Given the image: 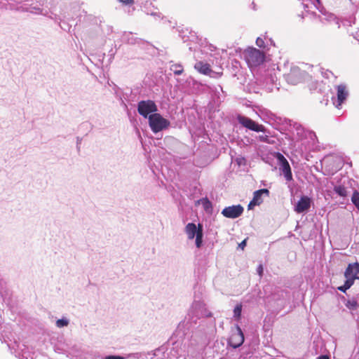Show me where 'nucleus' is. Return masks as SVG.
I'll list each match as a JSON object with an SVG mask.
<instances>
[{"mask_svg": "<svg viewBox=\"0 0 359 359\" xmlns=\"http://www.w3.org/2000/svg\"><path fill=\"white\" fill-rule=\"evenodd\" d=\"M244 58L250 67H256L265 60L263 51L253 47H249L243 52Z\"/></svg>", "mask_w": 359, "mask_h": 359, "instance_id": "obj_1", "label": "nucleus"}, {"mask_svg": "<svg viewBox=\"0 0 359 359\" xmlns=\"http://www.w3.org/2000/svg\"><path fill=\"white\" fill-rule=\"evenodd\" d=\"M149 123L151 130L155 133L168 128L170 126V121L158 113L149 116Z\"/></svg>", "mask_w": 359, "mask_h": 359, "instance_id": "obj_2", "label": "nucleus"}, {"mask_svg": "<svg viewBox=\"0 0 359 359\" xmlns=\"http://www.w3.org/2000/svg\"><path fill=\"white\" fill-rule=\"evenodd\" d=\"M157 106L153 100H142L138 102V113L144 118H149L150 114H154L157 111Z\"/></svg>", "mask_w": 359, "mask_h": 359, "instance_id": "obj_3", "label": "nucleus"}, {"mask_svg": "<svg viewBox=\"0 0 359 359\" xmlns=\"http://www.w3.org/2000/svg\"><path fill=\"white\" fill-rule=\"evenodd\" d=\"M238 122L245 128L255 131V132H265L266 129L263 125L258 124L251 118L239 116L238 117Z\"/></svg>", "mask_w": 359, "mask_h": 359, "instance_id": "obj_4", "label": "nucleus"}, {"mask_svg": "<svg viewBox=\"0 0 359 359\" xmlns=\"http://www.w3.org/2000/svg\"><path fill=\"white\" fill-rule=\"evenodd\" d=\"M276 157L279 162L280 165L281 166L282 171L285 175L286 180L290 181L292 180V174L291 171L290 165L287 161V160L285 158V156L278 152L276 154Z\"/></svg>", "mask_w": 359, "mask_h": 359, "instance_id": "obj_5", "label": "nucleus"}, {"mask_svg": "<svg viewBox=\"0 0 359 359\" xmlns=\"http://www.w3.org/2000/svg\"><path fill=\"white\" fill-rule=\"evenodd\" d=\"M243 210V207L241 205H231L224 208L222 214L226 218L235 219L240 217Z\"/></svg>", "mask_w": 359, "mask_h": 359, "instance_id": "obj_6", "label": "nucleus"}, {"mask_svg": "<svg viewBox=\"0 0 359 359\" xmlns=\"http://www.w3.org/2000/svg\"><path fill=\"white\" fill-rule=\"evenodd\" d=\"M358 273L359 264L358 262L349 264L344 272L346 280H351L353 284L355 280L359 278Z\"/></svg>", "mask_w": 359, "mask_h": 359, "instance_id": "obj_7", "label": "nucleus"}, {"mask_svg": "<svg viewBox=\"0 0 359 359\" xmlns=\"http://www.w3.org/2000/svg\"><path fill=\"white\" fill-rule=\"evenodd\" d=\"M244 341V335L239 326L236 327V331L231 334L229 339V344L233 347L238 348L243 344Z\"/></svg>", "mask_w": 359, "mask_h": 359, "instance_id": "obj_8", "label": "nucleus"}, {"mask_svg": "<svg viewBox=\"0 0 359 359\" xmlns=\"http://www.w3.org/2000/svg\"><path fill=\"white\" fill-rule=\"evenodd\" d=\"M269 196V191L267 189H262L254 192L253 198L248 204V209H252L256 205H259L262 202V195Z\"/></svg>", "mask_w": 359, "mask_h": 359, "instance_id": "obj_9", "label": "nucleus"}, {"mask_svg": "<svg viewBox=\"0 0 359 359\" xmlns=\"http://www.w3.org/2000/svg\"><path fill=\"white\" fill-rule=\"evenodd\" d=\"M311 200L308 196H302L297 203L294 210L297 213H302L307 211L311 207Z\"/></svg>", "mask_w": 359, "mask_h": 359, "instance_id": "obj_10", "label": "nucleus"}, {"mask_svg": "<svg viewBox=\"0 0 359 359\" xmlns=\"http://www.w3.org/2000/svg\"><path fill=\"white\" fill-rule=\"evenodd\" d=\"M337 107H339L344 101L346 99L348 92L347 90V88L344 84L338 85L337 87Z\"/></svg>", "mask_w": 359, "mask_h": 359, "instance_id": "obj_11", "label": "nucleus"}, {"mask_svg": "<svg viewBox=\"0 0 359 359\" xmlns=\"http://www.w3.org/2000/svg\"><path fill=\"white\" fill-rule=\"evenodd\" d=\"M194 69L200 74L203 75H210L213 71L211 69L210 65L203 61H198L194 65Z\"/></svg>", "mask_w": 359, "mask_h": 359, "instance_id": "obj_12", "label": "nucleus"}, {"mask_svg": "<svg viewBox=\"0 0 359 359\" xmlns=\"http://www.w3.org/2000/svg\"><path fill=\"white\" fill-rule=\"evenodd\" d=\"M185 232L188 236V238L191 240L196 236L198 232V226L196 227L194 223H189L185 227Z\"/></svg>", "mask_w": 359, "mask_h": 359, "instance_id": "obj_13", "label": "nucleus"}, {"mask_svg": "<svg viewBox=\"0 0 359 359\" xmlns=\"http://www.w3.org/2000/svg\"><path fill=\"white\" fill-rule=\"evenodd\" d=\"M203 242V229L201 224H198V232L196 236V245L197 248H200Z\"/></svg>", "mask_w": 359, "mask_h": 359, "instance_id": "obj_14", "label": "nucleus"}, {"mask_svg": "<svg viewBox=\"0 0 359 359\" xmlns=\"http://www.w3.org/2000/svg\"><path fill=\"white\" fill-rule=\"evenodd\" d=\"M175 75H181L184 72V67L181 64H173L170 67Z\"/></svg>", "mask_w": 359, "mask_h": 359, "instance_id": "obj_15", "label": "nucleus"}, {"mask_svg": "<svg viewBox=\"0 0 359 359\" xmlns=\"http://www.w3.org/2000/svg\"><path fill=\"white\" fill-rule=\"evenodd\" d=\"M334 191L341 196H346L347 195V191L343 186H337L334 187Z\"/></svg>", "mask_w": 359, "mask_h": 359, "instance_id": "obj_16", "label": "nucleus"}, {"mask_svg": "<svg viewBox=\"0 0 359 359\" xmlns=\"http://www.w3.org/2000/svg\"><path fill=\"white\" fill-rule=\"evenodd\" d=\"M351 201L359 210V193L355 191L351 196Z\"/></svg>", "mask_w": 359, "mask_h": 359, "instance_id": "obj_17", "label": "nucleus"}, {"mask_svg": "<svg viewBox=\"0 0 359 359\" xmlns=\"http://www.w3.org/2000/svg\"><path fill=\"white\" fill-rule=\"evenodd\" d=\"M353 285L351 280H346L344 285L338 287L337 289L342 292H346Z\"/></svg>", "mask_w": 359, "mask_h": 359, "instance_id": "obj_18", "label": "nucleus"}, {"mask_svg": "<svg viewBox=\"0 0 359 359\" xmlns=\"http://www.w3.org/2000/svg\"><path fill=\"white\" fill-rule=\"evenodd\" d=\"M241 311H242V305H241V304H238L233 310L234 317L236 318L237 319H239L241 316Z\"/></svg>", "mask_w": 359, "mask_h": 359, "instance_id": "obj_19", "label": "nucleus"}, {"mask_svg": "<svg viewBox=\"0 0 359 359\" xmlns=\"http://www.w3.org/2000/svg\"><path fill=\"white\" fill-rule=\"evenodd\" d=\"M202 204L205 210L212 209V203L208 199H207V198L203 199Z\"/></svg>", "mask_w": 359, "mask_h": 359, "instance_id": "obj_20", "label": "nucleus"}, {"mask_svg": "<svg viewBox=\"0 0 359 359\" xmlns=\"http://www.w3.org/2000/svg\"><path fill=\"white\" fill-rule=\"evenodd\" d=\"M67 325H68V320H67L65 319H59L56 321V325L58 327L67 326Z\"/></svg>", "mask_w": 359, "mask_h": 359, "instance_id": "obj_21", "label": "nucleus"}, {"mask_svg": "<svg viewBox=\"0 0 359 359\" xmlns=\"http://www.w3.org/2000/svg\"><path fill=\"white\" fill-rule=\"evenodd\" d=\"M264 41L260 38V37H258L257 39H256V45L259 47V48H263L264 47Z\"/></svg>", "mask_w": 359, "mask_h": 359, "instance_id": "obj_22", "label": "nucleus"}, {"mask_svg": "<svg viewBox=\"0 0 359 359\" xmlns=\"http://www.w3.org/2000/svg\"><path fill=\"white\" fill-rule=\"evenodd\" d=\"M257 273L259 274V277L262 278L263 276L264 272V268L262 264H259L257 269Z\"/></svg>", "mask_w": 359, "mask_h": 359, "instance_id": "obj_23", "label": "nucleus"}, {"mask_svg": "<svg viewBox=\"0 0 359 359\" xmlns=\"http://www.w3.org/2000/svg\"><path fill=\"white\" fill-rule=\"evenodd\" d=\"M120 2L126 4V5H132L134 3V0H118Z\"/></svg>", "mask_w": 359, "mask_h": 359, "instance_id": "obj_24", "label": "nucleus"}, {"mask_svg": "<svg viewBox=\"0 0 359 359\" xmlns=\"http://www.w3.org/2000/svg\"><path fill=\"white\" fill-rule=\"evenodd\" d=\"M105 359H124L123 357L119 355H109Z\"/></svg>", "mask_w": 359, "mask_h": 359, "instance_id": "obj_25", "label": "nucleus"}, {"mask_svg": "<svg viewBox=\"0 0 359 359\" xmlns=\"http://www.w3.org/2000/svg\"><path fill=\"white\" fill-rule=\"evenodd\" d=\"M246 241H247V239H245L241 243H239V245H238L239 248H241L242 250H243L246 245Z\"/></svg>", "mask_w": 359, "mask_h": 359, "instance_id": "obj_26", "label": "nucleus"}, {"mask_svg": "<svg viewBox=\"0 0 359 359\" xmlns=\"http://www.w3.org/2000/svg\"><path fill=\"white\" fill-rule=\"evenodd\" d=\"M259 140H260V141H262V142H267V140H268V136H266V135H265V136H264V135H260V136L259 137Z\"/></svg>", "mask_w": 359, "mask_h": 359, "instance_id": "obj_27", "label": "nucleus"}, {"mask_svg": "<svg viewBox=\"0 0 359 359\" xmlns=\"http://www.w3.org/2000/svg\"><path fill=\"white\" fill-rule=\"evenodd\" d=\"M317 359H330V357L327 355H320Z\"/></svg>", "mask_w": 359, "mask_h": 359, "instance_id": "obj_28", "label": "nucleus"}, {"mask_svg": "<svg viewBox=\"0 0 359 359\" xmlns=\"http://www.w3.org/2000/svg\"><path fill=\"white\" fill-rule=\"evenodd\" d=\"M316 1H317L318 2H319V1H320V0H316Z\"/></svg>", "mask_w": 359, "mask_h": 359, "instance_id": "obj_29", "label": "nucleus"}]
</instances>
